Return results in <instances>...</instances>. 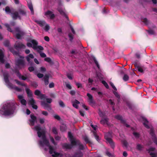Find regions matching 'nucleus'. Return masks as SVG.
<instances>
[{
    "mask_svg": "<svg viewBox=\"0 0 157 157\" xmlns=\"http://www.w3.org/2000/svg\"><path fill=\"white\" fill-rule=\"evenodd\" d=\"M17 105L13 102L4 104L0 109V115L8 116L13 115L17 109Z\"/></svg>",
    "mask_w": 157,
    "mask_h": 157,
    "instance_id": "f257e3e1",
    "label": "nucleus"
},
{
    "mask_svg": "<svg viewBox=\"0 0 157 157\" xmlns=\"http://www.w3.org/2000/svg\"><path fill=\"white\" fill-rule=\"evenodd\" d=\"M35 130L37 131L38 137H42L43 141L40 140L39 142L40 145L43 147L44 145L47 147L50 145V143L48 140L46 139L45 135V131L44 129H42L39 125L35 126Z\"/></svg>",
    "mask_w": 157,
    "mask_h": 157,
    "instance_id": "f03ea898",
    "label": "nucleus"
},
{
    "mask_svg": "<svg viewBox=\"0 0 157 157\" xmlns=\"http://www.w3.org/2000/svg\"><path fill=\"white\" fill-rule=\"evenodd\" d=\"M4 79L5 83L6 84L7 87L11 89H13L18 92L22 91V89L16 86H14L9 80V75L8 73H4L3 74Z\"/></svg>",
    "mask_w": 157,
    "mask_h": 157,
    "instance_id": "7ed1b4c3",
    "label": "nucleus"
},
{
    "mask_svg": "<svg viewBox=\"0 0 157 157\" xmlns=\"http://www.w3.org/2000/svg\"><path fill=\"white\" fill-rule=\"evenodd\" d=\"M133 64L134 65L135 69L138 71L143 73V67L141 66L137 60H136L133 62Z\"/></svg>",
    "mask_w": 157,
    "mask_h": 157,
    "instance_id": "20e7f679",
    "label": "nucleus"
},
{
    "mask_svg": "<svg viewBox=\"0 0 157 157\" xmlns=\"http://www.w3.org/2000/svg\"><path fill=\"white\" fill-rule=\"evenodd\" d=\"M31 42L33 44V48L34 50H44V48L41 46H37L38 42L35 40H32Z\"/></svg>",
    "mask_w": 157,
    "mask_h": 157,
    "instance_id": "39448f33",
    "label": "nucleus"
},
{
    "mask_svg": "<svg viewBox=\"0 0 157 157\" xmlns=\"http://www.w3.org/2000/svg\"><path fill=\"white\" fill-rule=\"evenodd\" d=\"M16 65L20 69L24 68L25 67V63L24 60L18 59L16 62Z\"/></svg>",
    "mask_w": 157,
    "mask_h": 157,
    "instance_id": "423d86ee",
    "label": "nucleus"
},
{
    "mask_svg": "<svg viewBox=\"0 0 157 157\" xmlns=\"http://www.w3.org/2000/svg\"><path fill=\"white\" fill-rule=\"evenodd\" d=\"M45 15L47 17H49L51 20L54 19L55 17V15L50 10H48L44 13Z\"/></svg>",
    "mask_w": 157,
    "mask_h": 157,
    "instance_id": "0eeeda50",
    "label": "nucleus"
},
{
    "mask_svg": "<svg viewBox=\"0 0 157 157\" xmlns=\"http://www.w3.org/2000/svg\"><path fill=\"white\" fill-rule=\"evenodd\" d=\"M41 105L45 109H47L48 111H50L52 109L51 105L44 101H41Z\"/></svg>",
    "mask_w": 157,
    "mask_h": 157,
    "instance_id": "6e6552de",
    "label": "nucleus"
},
{
    "mask_svg": "<svg viewBox=\"0 0 157 157\" xmlns=\"http://www.w3.org/2000/svg\"><path fill=\"white\" fill-rule=\"evenodd\" d=\"M11 16L12 18L15 20H16L17 18H18L19 20L21 19V17L17 11L11 13Z\"/></svg>",
    "mask_w": 157,
    "mask_h": 157,
    "instance_id": "1a4fd4ad",
    "label": "nucleus"
},
{
    "mask_svg": "<svg viewBox=\"0 0 157 157\" xmlns=\"http://www.w3.org/2000/svg\"><path fill=\"white\" fill-rule=\"evenodd\" d=\"M155 150V148L154 147H150L147 150L149 153L150 155L151 156V157H157V154L156 153L151 152V151H154Z\"/></svg>",
    "mask_w": 157,
    "mask_h": 157,
    "instance_id": "9d476101",
    "label": "nucleus"
},
{
    "mask_svg": "<svg viewBox=\"0 0 157 157\" xmlns=\"http://www.w3.org/2000/svg\"><path fill=\"white\" fill-rule=\"evenodd\" d=\"M105 138L106 140L109 144L111 148H112L113 149H114L115 147V145L112 140L110 138L108 137L107 136V134L105 135Z\"/></svg>",
    "mask_w": 157,
    "mask_h": 157,
    "instance_id": "9b49d317",
    "label": "nucleus"
},
{
    "mask_svg": "<svg viewBox=\"0 0 157 157\" xmlns=\"http://www.w3.org/2000/svg\"><path fill=\"white\" fill-rule=\"evenodd\" d=\"M34 94L36 95L39 96L41 99H43L45 98V95L41 94L40 91L38 90H36L35 91Z\"/></svg>",
    "mask_w": 157,
    "mask_h": 157,
    "instance_id": "f8f14e48",
    "label": "nucleus"
},
{
    "mask_svg": "<svg viewBox=\"0 0 157 157\" xmlns=\"http://www.w3.org/2000/svg\"><path fill=\"white\" fill-rule=\"evenodd\" d=\"M150 133V134L152 137V139L153 140L154 143L157 145V138L154 132V131L153 129L151 128Z\"/></svg>",
    "mask_w": 157,
    "mask_h": 157,
    "instance_id": "ddd939ff",
    "label": "nucleus"
},
{
    "mask_svg": "<svg viewBox=\"0 0 157 157\" xmlns=\"http://www.w3.org/2000/svg\"><path fill=\"white\" fill-rule=\"evenodd\" d=\"M31 119L29 120L30 125L33 126L35 122L36 121L37 118L34 115L31 114L30 115Z\"/></svg>",
    "mask_w": 157,
    "mask_h": 157,
    "instance_id": "4468645a",
    "label": "nucleus"
},
{
    "mask_svg": "<svg viewBox=\"0 0 157 157\" xmlns=\"http://www.w3.org/2000/svg\"><path fill=\"white\" fill-rule=\"evenodd\" d=\"M17 11L19 12V14L21 16L26 15V11L25 8H19Z\"/></svg>",
    "mask_w": 157,
    "mask_h": 157,
    "instance_id": "2eb2a0df",
    "label": "nucleus"
},
{
    "mask_svg": "<svg viewBox=\"0 0 157 157\" xmlns=\"http://www.w3.org/2000/svg\"><path fill=\"white\" fill-rule=\"evenodd\" d=\"M18 98L20 100V101L23 105H26L27 104V101L23 99V96L22 95H19L18 96Z\"/></svg>",
    "mask_w": 157,
    "mask_h": 157,
    "instance_id": "dca6fc26",
    "label": "nucleus"
},
{
    "mask_svg": "<svg viewBox=\"0 0 157 157\" xmlns=\"http://www.w3.org/2000/svg\"><path fill=\"white\" fill-rule=\"evenodd\" d=\"M57 10L61 15L64 17L67 20H69L68 17L62 8H57Z\"/></svg>",
    "mask_w": 157,
    "mask_h": 157,
    "instance_id": "f3484780",
    "label": "nucleus"
},
{
    "mask_svg": "<svg viewBox=\"0 0 157 157\" xmlns=\"http://www.w3.org/2000/svg\"><path fill=\"white\" fill-rule=\"evenodd\" d=\"M70 141L71 143V145H72V147L74 146L78 145L80 142L79 140H76L74 138L70 140Z\"/></svg>",
    "mask_w": 157,
    "mask_h": 157,
    "instance_id": "a211bd4d",
    "label": "nucleus"
},
{
    "mask_svg": "<svg viewBox=\"0 0 157 157\" xmlns=\"http://www.w3.org/2000/svg\"><path fill=\"white\" fill-rule=\"evenodd\" d=\"M35 22L38 24L40 26L43 27L46 24L45 21L44 20H35Z\"/></svg>",
    "mask_w": 157,
    "mask_h": 157,
    "instance_id": "6ab92c4d",
    "label": "nucleus"
},
{
    "mask_svg": "<svg viewBox=\"0 0 157 157\" xmlns=\"http://www.w3.org/2000/svg\"><path fill=\"white\" fill-rule=\"evenodd\" d=\"M113 93L116 97L117 98V105L119 104L121 98L120 95L119 94L118 92L116 91H113Z\"/></svg>",
    "mask_w": 157,
    "mask_h": 157,
    "instance_id": "aec40b11",
    "label": "nucleus"
},
{
    "mask_svg": "<svg viewBox=\"0 0 157 157\" xmlns=\"http://www.w3.org/2000/svg\"><path fill=\"white\" fill-rule=\"evenodd\" d=\"M4 54L2 50L0 49V62L3 63L5 62V60L4 59Z\"/></svg>",
    "mask_w": 157,
    "mask_h": 157,
    "instance_id": "412c9836",
    "label": "nucleus"
},
{
    "mask_svg": "<svg viewBox=\"0 0 157 157\" xmlns=\"http://www.w3.org/2000/svg\"><path fill=\"white\" fill-rule=\"evenodd\" d=\"M63 147L66 149H70L72 148V146L71 144L64 143L63 145Z\"/></svg>",
    "mask_w": 157,
    "mask_h": 157,
    "instance_id": "4be33fe9",
    "label": "nucleus"
},
{
    "mask_svg": "<svg viewBox=\"0 0 157 157\" xmlns=\"http://www.w3.org/2000/svg\"><path fill=\"white\" fill-rule=\"evenodd\" d=\"M87 95L88 97L89 101L88 102L89 103L91 104H93L94 103V101L93 100V98L92 95L88 93L87 94Z\"/></svg>",
    "mask_w": 157,
    "mask_h": 157,
    "instance_id": "5701e85b",
    "label": "nucleus"
},
{
    "mask_svg": "<svg viewBox=\"0 0 157 157\" xmlns=\"http://www.w3.org/2000/svg\"><path fill=\"white\" fill-rule=\"evenodd\" d=\"M72 103L73 107L76 109H78V106L77 105L80 103V102L78 101L75 99L74 101H72Z\"/></svg>",
    "mask_w": 157,
    "mask_h": 157,
    "instance_id": "b1692460",
    "label": "nucleus"
},
{
    "mask_svg": "<svg viewBox=\"0 0 157 157\" xmlns=\"http://www.w3.org/2000/svg\"><path fill=\"white\" fill-rule=\"evenodd\" d=\"M44 79L45 85L46 86L49 83V76L48 75L46 74L45 75Z\"/></svg>",
    "mask_w": 157,
    "mask_h": 157,
    "instance_id": "393cba45",
    "label": "nucleus"
},
{
    "mask_svg": "<svg viewBox=\"0 0 157 157\" xmlns=\"http://www.w3.org/2000/svg\"><path fill=\"white\" fill-rule=\"evenodd\" d=\"M25 47V45L21 43H18L14 45V48L17 50L22 48Z\"/></svg>",
    "mask_w": 157,
    "mask_h": 157,
    "instance_id": "a878e982",
    "label": "nucleus"
},
{
    "mask_svg": "<svg viewBox=\"0 0 157 157\" xmlns=\"http://www.w3.org/2000/svg\"><path fill=\"white\" fill-rule=\"evenodd\" d=\"M115 118L116 119L120 120L121 121V122L122 123H125V120H123L122 119V117L120 115H117L115 116Z\"/></svg>",
    "mask_w": 157,
    "mask_h": 157,
    "instance_id": "bb28decb",
    "label": "nucleus"
},
{
    "mask_svg": "<svg viewBox=\"0 0 157 157\" xmlns=\"http://www.w3.org/2000/svg\"><path fill=\"white\" fill-rule=\"evenodd\" d=\"M83 155L82 153L79 151L75 153L72 156V157H82Z\"/></svg>",
    "mask_w": 157,
    "mask_h": 157,
    "instance_id": "cd10ccee",
    "label": "nucleus"
},
{
    "mask_svg": "<svg viewBox=\"0 0 157 157\" xmlns=\"http://www.w3.org/2000/svg\"><path fill=\"white\" fill-rule=\"evenodd\" d=\"M34 58L33 55L32 54H30L29 55L26 56L25 58L27 61L30 63V59H33Z\"/></svg>",
    "mask_w": 157,
    "mask_h": 157,
    "instance_id": "c85d7f7f",
    "label": "nucleus"
},
{
    "mask_svg": "<svg viewBox=\"0 0 157 157\" xmlns=\"http://www.w3.org/2000/svg\"><path fill=\"white\" fill-rule=\"evenodd\" d=\"M109 121V119L108 118H105L103 119L100 121L101 123L103 125L106 124H108V122Z\"/></svg>",
    "mask_w": 157,
    "mask_h": 157,
    "instance_id": "c756f323",
    "label": "nucleus"
},
{
    "mask_svg": "<svg viewBox=\"0 0 157 157\" xmlns=\"http://www.w3.org/2000/svg\"><path fill=\"white\" fill-rule=\"evenodd\" d=\"M143 120L144 121V122H143V124L147 128H149V127L147 124L148 123V121L145 118H144L143 119Z\"/></svg>",
    "mask_w": 157,
    "mask_h": 157,
    "instance_id": "7c9ffc66",
    "label": "nucleus"
},
{
    "mask_svg": "<svg viewBox=\"0 0 157 157\" xmlns=\"http://www.w3.org/2000/svg\"><path fill=\"white\" fill-rule=\"evenodd\" d=\"M48 147L49 149V153L50 154H52L55 151L53 147L50 145V144Z\"/></svg>",
    "mask_w": 157,
    "mask_h": 157,
    "instance_id": "2f4dec72",
    "label": "nucleus"
},
{
    "mask_svg": "<svg viewBox=\"0 0 157 157\" xmlns=\"http://www.w3.org/2000/svg\"><path fill=\"white\" fill-rule=\"evenodd\" d=\"M28 6L31 13H33V10L32 2H28Z\"/></svg>",
    "mask_w": 157,
    "mask_h": 157,
    "instance_id": "473e14b6",
    "label": "nucleus"
},
{
    "mask_svg": "<svg viewBox=\"0 0 157 157\" xmlns=\"http://www.w3.org/2000/svg\"><path fill=\"white\" fill-rule=\"evenodd\" d=\"M14 81L18 85L22 86H24L25 87L27 86L26 84L24 83H22L20 81L18 80L17 79H14Z\"/></svg>",
    "mask_w": 157,
    "mask_h": 157,
    "instance_id": "72a5a7b5",
    "label": "nucleus"
},
{
    "mask_svg": "<svg viewBox=\"0 0 157 157\" xmlns=\"http://www.w3.org/2000/svg\"><path fill=\"white\" fill-rule=\"evenodd\" d=\"M126 104L129 109H132L133 107V105L131 102L129 101H127L126 102Z\"/></svg>",
    "mask_w": 157,
    "mask_h": 157,
    "instance_id": "f704fd0d",
    "label": "nucleus"
},
{
    "mask_svg": "<svg viewBox=\"0 0 157 157\" xmlns=\"http://www.w3.org/2000/svg\"><path fill=\"white\" fill-rule=\"evenodd\" d=\"M143 20V21L146 25H148L150 23V21L148 20L147 18H144L142 19Z\"/></svg>",
    "mask_w": 157,
    "mask_h": 157,
    "instance_id": "c9c22d12",
    "label": "nucleus"
},
{
    "mask_svg": "<svg viewBox=\"0 0 157 157\" xmlns=\"http://www.w3.org/2000/svg\"><path fill=\"white\" fill-rule=\"evenodd\" d=\"M24 34V32H23V34H21V33H18L16 34V36L17 39H20L21 37L23 36Z\"/></svg>",
    "mask_w": 157,
    "mask_h": 157,
    "instance_id": "e433bc0d",
    "label": "nucleus"
},
{
    "mask_svg": "<svg viewBox=\"0 0 157 157\" xmlns=\"http://www.w3.org/2000/svg\"><path fill=\"white\" fill-rule=\"evenodd\" d=\"M60 129L61 131L63 132L66 130L67 127L65 125L63 124L60 126Z\"/></svg>",
    "mask_w": 157,
    "mask_h": 157,
    "instance_id": "4c0bfd02",
    "label": "nucleus"
},
{
    "mask_svg": "<svg viewBox=\"0 0 157 157\" xmlns=\"http://www.w3.org/2000/svg\"><path fill=\"white\" fill-rule=\"evenodd\" d=\"M13 71L16 74L18 78H20L19 77H20L21 74L19 71L17 69H15Z\"/></svg>",
    "mask_w": 157,
    "mask_h": 157,
    "instance_id": "58836bf2",
    "label": "nucleus"
},
{
    "mask_svg": "<svg viewBox=\"0 0 157 157\" xmlns=\"http://www.w3.org/2000/svg\"><path fill=\"white\" fill-rule=\"evenodd\" d=\"M78 145L79 146V149L81 150H83L84 149V146L82 144H81L80 143V142H79Z\"/></svg>",
    "mask_w": 157,
    "mask_h": 157,
    "instance_id": "ea45409f",
    "label": "nucleus"
},
{
    "mask_svg": "<svg viewBox=\"0 0 157 157\" xmlns=\"http://www.w3.org/2000/svg\"><path fill=\"white\" fill-rule=\"evenodd\" d=\"M4 45L6 47H10V43L9 40H6L4 42Z\"/></svg>",
    "mask_w": 157,
    "mask_h": 157,
    "instance_id": "a19ab883",
    "label": "nucleus"
},
{
    "mask_svg": "<svg viewBox=\"0 0 157 157\" xmlns=\"http://www.w3.org/2000/svg\"><path fill=\"white\" fill-rule=\"evenodd\" d=\"M5 11L6 13H12L11 12V10L10 9V7L9 6H6L5 8Z\"/></svg>",
    "mask_w": 157,
    "mask_h": 157,
    "instance_id": "79ce46f5",
    "label": "nucleus"
},
{
    "mask_svg": "<svg viewBox=\"0 0 157 157\" xmlns=\"http://www.w3.org/2000/svg\"><path fill=\"white\" fill-rule=\"evenodd\" d=\"M5 25L6 27L7 28V29L9 31H10V32H12V30L10 28L9 24H5Z\"/></svg>",
    "mask_w": 157,
    "mask_h": 157,
    "instance_id": "37998d69",
    "label": "nucleus"
},
{
    "mask_svg": "<svg viewBox=\"0 0 157 157\" xmlns=\"http://www.w3.org/2000/svg\"><path fill=\"white\" fill-rule=\"evenodd\" d=\"M54 154H52V156L53 157H58L60 155V154L56 151H54Z\"/></svg>",
    "mask_w": 157,
    "mask_h": 157,
    "instance_id": "c03bdc74",
    "label": "nucleus"
},
{
    "mask_svg": "<svg viewBox=\"0 0 157 157\" xmlns=\"http://www.w3.org/2000/svg\"><path fill=\"white\" fill-rule=\"evenodd\" d=\"M59 105L60 107L63 108L65 106L64 102L61 100H60L59 101Z\"/></svg>",
    "mask_w": 157,
    "mask_h": 157,
    "instance_id": "a18cd8bd",
    "label": "nucleus"
},
{
    "mask_svg": "<svg viewBox=\"0 0 157 157\" xmlns=\"http://www.w3.org/2000/svg\"><path fill=\"white\" fill-rule=\"evenodd\" d=\"M31 85L35 88H36L38 86V85L36 82H33L31 83Z\"/></svg>",
    "mask_w": 157,
    "mask_h": 157,
    "instance_id": "49530a36",
    "label": "nucleus"
},
{
    "mask_svg": "<svg viewBox=\"0 0 157 157\" xmlns=\"http://www.w3.org/2000/svg\"><path fill=\"white\" fill-rule=\"evenodd\" d=\"M37 52L39 53H40V55L41 57L45 58L46 57V55L44 53L41 52L40 51L38 50H37Z\"/></svg>",
    "mask_w": 157,
    "mask_h": 157,
    "instance_id": "de8ad7c7",
    "label": "nucleus"
},
{
    "mask_svg": "<svg viewBox=\"0 0 157 157\" xmlns=\"http://www.w3.org/2000/svg\"><path fill=\"white\" fill-rule=\"evenodd\" d=\"M123 79L124 81H127L129 79V76L125 74L124 75Z\"/></svg>",
    "mask_w": 157,
    "mask_h": 157,
    "instance_id": "09e8293b",
    "label": "nucleus"
},
{
    "mask_svg": "<svg viewBox=\"0 0 157 157\" xmlns=\"http://www.w3.org/2000/svg\"><path fill=\"white\" fill-rule=\"evenodd\" d=\"M84 140L86 143H90V141L87 136H86L84 137Z\"/></svg>",
    "mask_w": 157,
    "mask_h": 157,
    "instance_id": "8fccbe9b",
    "label": "nucleus"
},
{
    "mask_svg": "<svg viewBox=\"0 0 157 157\" xmlns=\"http://www.w3.org/2000/svg\"><path fill=\"white\" fill-rule=\"evenodd\" d=\"M50 139L51 142L54 144V145H57V143L55 142L52 136H50Z\"/></svg>",
    "mask_w": 157,
    "mask_h": 157,
    "instance_id": "3c124183",
    "label": "nucleus"
},
{
    "mask_svg": "<svg viewBox=\"0 0 157 157\" xmlns=\"http://www.w3.org/2000/svg\"><path fill=\"white\" fill-rule=\"evenodd\" d=\"M102 83L104 85L107 89L109 88V86L107 83L104 80L102 81Z\"/></svg>",
    "mask_w": 157,
    "mask_h": 157,
    "instance_id": "603ef678",
    "label": "nucleus"
},
{
    "mask_svg": "<svg viewBox=\"0 0 157 157\" xmlns=\"http://www.w3.org/2000/svg\"><path fill=\"white\" fill-rule=\"evenodd\" d=\"M15 31L17 32L18 33H21V34H22L23 32H23L21 31L20 29L18 27L15 28Z\"/></svg>",
    "mask_w": 157,
    "mask_h": 157,
    "instance_id": "864d4df0",
    "label": "nucleus"
},
{
    "mask_svg": "<svg viewBox=\"0 0 157 157\" xmlns=\"http://www.w3.org/2000/svg\"><path fill=\"white\" fill-rule=\"evenodd\" d=\"M93 60L95 63V64L97 66V67L98 68H99V67H100V66H99V65L98 64V62L97 61V60L95 58V57H94L93 58Z\"/></svg>",
    "mask_w": 157,
    "mask_h": 157,
    "instance_id": "5fc2aeb1",
    "label": "nucleus"
},
{
    "mask_svg": "<svg viewBox=\"0 0 157 157\" xmlns=\"http://www.w3.org/2000/svg\"><path fill=\"white\" fill-rule=\"evenodd\" d=\"M45 25V27L44 28V29L47 32L50 29L49 26V25L47 24L46 23Z\"/></svg>",
    "mask_w": 157,
    "mask_h": 157,
    "instance_id": "6e6d98bb",
    "label": "nucleus"
},
{
    "mask_svg": "<svg viewBox=\"0 0 157 157\" xmlns=\"http://www.w3.org/2000/svg\"><path fill=\"white\" fill-rule=\"evenodd\" d=\"M52 132H53V133L55 135H56L58 134V132L57 129L55 127H54L52 128Z\"/></svg>",
    "mask_w": 157,
    "mask_h": 157,
    "instance_id": "4d7b16f0",
    "label": "nucleus"
},
{
    "mask_svg": "<svg viewBox=\"0 0 157 157\" xmlns=\"http://www.w3.org/2000/svg\"><path fill=\"white\" fill-rule=\"evenodd\" d=\"M143 147L140 144H138L136 145V149L138 150H141Z\"/></svg>",
    "mask_w": 157,
    "mask_h": 157,
    "instance_id": "13d9d810",
    "label": "nucleus"
},
{
    "mask_svg": "<svg viewBox=\"0 0 157 157\" xmlns=\"http://www.w3.org/2000/svg\"><path fill=\"white\" fill-rule=\"evenodd\" d=\"M29 102L31 105H34L35 103V100L33 98H31V99L29 101Z\"/></svg>",
    "mask_w": 157,
    "mask_h": 157,
    "instance_id": "bf43d9fd",
    "label": "nucleus"
},
{
    "mask_svg": "<svg viewBox=\"0 0 157 157\" xmlns=\"http://www.w3.org/2000/svg\"><path fill=\"white\" fill-rule=\"evenodd\" d=\"M133 134L136 138H139L140 137V134L137 132H134L133 133Z\"/></svg>",
    "mask_w": 157,
    "mask_h": 157,
    "instance_id": "052dcab7",
    "label": "nucleus"
},
{
    "mask_svg": "<svg viewBox=\"0 0 157 157\" xmlns=\"http://www.w3.org/2000/svg\"><path fill=\"white\" fill-rule=\"evenodd\" d=\"M147 31L150 34L154 35L155 34L154 31L152 29H150Z\"/></svg>",
    "mask_w": 157,
    "mask_h": 157,
    "instance_id": "680f3d73",
    "label": "nucleus"
},
{
    "mask_svg": "<svg viewBox=\"0 0 157 157\" xmlns=\"http://www.w3.org/2000/svg\"><path fill=\"white\" fill-rule=\"evenodd\" d=\"M44 60L48 63H51L52 62L51 59L49 57H47L44 59Z\"/></svg>",
    "mask_w": 157,
    "mask_h": 157,
    "instance_id": "e2e57ef3",
    "label": "nucleus"
},
{
    "mask_svg": "<svg viewBox=\"0 0 157 157\" xmlns=\"http://www.w3.org/2000/svg\"><path fill=\"white\" fill-rule=\"evenodd\" d=\"M68 136L70 138V140L74 138L71 132H68Z\"/></svg>",
    "mask_w": 157,
    "mask_h": 157,
    "instance_id": "0e129e2a",
    "label": "nucleus"
},
{
    "mask_svg": "<svg viewBox=\"0 0 157 157\" xmlns=\"http://www.w3.org/2000/svg\"><path fill=\"white\" fill-rule=\"evenodd\" d=\"M19 77L20 78H19V79H21L22 80H25L27 79V78L26 77L21 75V74L20 77Z\"/></svg>",
    "mask_w": 157,
    "mask_h": 157,
    "instance_id": "69168bd1",
    "label": "nucleus"
},
{
    "mask_svg": "<svg viewBox=\"0 0 157 157\" xmlns=\"http://www.w3.org/2000/svg\"><path fill=\"white\" fill-rule=\"evenodd\" d=\"M54 118L58 120L59 121L61 119L60 117L58 115H55L54 116Z\"/></svg>",
    "mask_w": 157,
    "mask_h": 157,
    "instance_id": "338daca9",
    "label": "nucleus"
},
{
    "mask_svg": "<svg viewBox=\"0 0 157 157\" xmlns=\"http://www.w3.org/2000/svg\"><path fill=\"white\" fill-rule=\"evenodd\" d=\"M106 155L109 157H113V155L108 151L106 152Z\"/></svg>",
    "mask_w": 157,
    "mask_h": 157,
    "instance_id": "774afa93",
    "label": "nucleus"
}]
</instances>
